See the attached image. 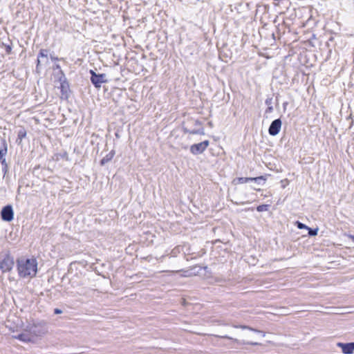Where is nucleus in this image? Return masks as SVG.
I'll return each instance as SVG.
<instances>
[{"mask_svg":"<svg viewBox=\"0 0 354 354\" xmlns=\"http://www.w3.org/2000/svg\"><path fill=\"white\" fill-rule=\"evenodd\" d=\"M17 266L19 277L23 278L34 277L37 272V261L35 259H19Z\"/></svg>","mask_w":354,"mask_h":354,"instance_id":"1","label":"nucleus"},{"mask_svg":"<svg viewBox=\"0 0 354 354\" xmlns=\"http://www.w3.org/2000/svg\"><path fill=\"white\" fill-rule=\"evenodd\" d=\"M24 330L30 334L34 339L35 337H41L47 333L46 323L44 322H35L29 323L25 328Z\"/></svg>","mask_w":354,"mask_h":354,"instance_id":"2","label":"nucleus"},{"mask_svg":"<svg viewBox=\"0 0 354 354\" xmlns=\"http://www.w3.org/2000/svg\"><path fill=\"white\" fill-rule=\"evenodd\" d=\"M58 75V81L60 83L59 88L62 94L61 98L64 100H68L69 97V93L71 91L69 83L62 70H60Z\"/></svg>","mask_w":354,"mask_h":354,"instance_id":"3","label":"nucleus"},{"mask_svg":"<svg viewBox=\"0 0 354 354\" xmlns=\"http://www.w3.org/2000/svg\"><path fill=\"white\" fill-rule=\"evenodd\" d=\"M89 73L91 74L90 80L93 86L97 88H100L102 84L109 82L105 73H96L93 70H90Z\"/></svg>","mask_w":354,"mask_h":354,"instance_id":"4","label":"nucleus"},{"mask_svg":"<svg viewBox=\"0 0 354 354\" xmlns=\"http://www.w3.org/2000/svg\"><path fill=\"white\" fill-rule=\"evenodd\" d=\"M14 266V259L9 254L3 256V259H0V270L3 272H10Z\"/></svg>","mask_w":354,"mask_h":354,"instance_id":"5","label":"nucleus"},{"mask_svg":"<svg viewBox=\"0 0 354 354\" xmlns=\"http://www.w3.org/2000/svg\"><path fill=\"white\" fill-rule=\"evenodd\" d=\"M1 218L5 222H10L14 219V210L11 205H7L1 209Z\"/></svg>","mask_w":354,"mask_h":354,"instance_id":"6","label":"nucleus"},{"mask_svg":"<svg viewBox=\"0 0 354 354\" xmlns=\"http://www.w3.org/2000/svg\"><path fill=\"white\" fill-rule=\"evenodd\" d=\"M209 140H205L199 143L194 144L190 147V152L194 155L203 153L209 146Z\"/></svg>","mask_w":354,"mask_h":354,"instance_id":"7","label":"nucleus"},{"mask_svg":"<svg viewBox=\"0 0 354 354\" xmlns=\"http://www.w3.org/2000/svg\"><path fill=\"white\" fill-rule=\"evenodd\" d=\"M282 125V122L280 118H277L274 120L271 124H270V127L268 128V133L270 136H275L281 131Z\"/></svg>","mask_w":354,"mask_h":354,"instance_id":"8","label":"nucleus"},{"mask_svg":"<svg viewBox=\"0 0 354 354\" xmlns=\"http://www.w3.org/2000/svg\"><path fill=\"white\" fill-rule=\"evenodd\" d=\"M238 183L243 184L249 182H255L256 183L261 185L264 184L266 181V178L263 176H260L258 177H239L236 178Z\"/></svg>","mask_w":354,"mask_h":354,"instance_id":"9","label":"nucleus"},{"mask_svg":"<svg viewBox=\"0 0 354 354\" xmlns=\"http://www.w3.org/2000/svg\"><path fill=\"white\" fill-rule=\"evenodd\" d=\"M337 347L341 348L344 354H352L354 351V342L342 343L338 342Z\"/></svg>","mask_w":354,"mask_h":354,"instance_id":"10","label":"nucleus"},{"mask_svg":"<svg viewBox=\"0 0 354 354\" xmlns=\"http://www.w3.org/2000/svg\"><path fill=\"white\" fill-rule=\"evenodd\" d=\"M15 338L24 342H32L34 341L32 337L30 335V334L28 332H26L24 330V333L18 334L17 336H15Z\"/></svg>","mask_w":354,"mask_h":354,"instance_id":"11","label":"nucleus"},{"mask_svg":"<svg viewBox=\"0 0 354 354\" xmlns=\"http://www.w3.org/2000/svg\"><path fill=\"white\" fill-rule=\"evenodd\" d=\"M26 135H27V131H26V129L24 127H21V128L19 129V130L18 131V133H17V138L16 140V143L19 145H21L22 140L26 137Z\"/></svg>","mask_w":354,"mask_h":354,"instance_id":"12","label":"nucleus"},{"mask_svg":"<svg viewBox=\"0 0 354 354\" xmlns=\"http://www.w3.org/2000/svg\"><path fill=\"white\" fill-rule=\"evenodd\" d=\"M1 48H4L5 52L7 55H10L12 53V41L8 39L7 42L2 41L0 44Z\"/></svg>","mask_w":354,"mask_h":354,"instance_id":"13","label":"nucleus"},{"mask_svg":"<svg viewBox=\"0 0 354 354\" xmlns=\"http://www.w3.org/2000/svg\"><path fill=\"white\" fill-rule=\"evenodd\" d=\"M115 154V150H111L109 153H107L101 160L100 165L103 166L107 162H110Z\"/></svg>","mask_w":354,"mask_h":354,"instance_id":"14","label":"nucleus"},{"mask_svg":"<svg viewBox=\"0 0 354 354\" xmlns=\"http://www.w3.org/2000/svg\"><path fill=\"white\" fill-rule=\"evenodd\" d=\"M8 152V145L5 139H1L0 148V158L6 157Z\"/></svg>","mask_w":354,"mask_h":354,"instance_id":"15","label":"nucleus"},{"mask_svg":"<svg viewBox=\"0 0 354 354\" xmlns=\"http://www.w3.org/2000/svg\"><path fill=\"white\" fill-rule=\"evenodd\" d=\"M183 130L185 133H189V134H203L204 132H203V129H198V130H196V129H192V130H189L186 127H183Z\"/></svg>","mask_w":354,"mask_h":354,"instance_id":"16","label":"nucleus"},{"mask_svg":"<svg viewBox=\"0 0 354 354\" xmlns=\"http://www.w3.org/2000/svg\"><path fill=\"white\" fill-rule=\"evenodd\" d=\"M48 50L42 48L39 50L37 57L38 58H46L48 59Z\"/></svg>","mask_w":354,"mask_h":354,"instance_id":"17","label":"nucleus"},{"mask_svg":"<svg viewBox=\"0 0 354 354\" xmlns=\"http://www.w3.org/2000/svg\"><path fill=\"white\" fill-rule=\"evenodd\" d=\"M270 206V205H267V204L260 205L257 207V210L259 212H266L269 209Z\"/></svg>","mask_w":354,"mask_h":354,"instance_id":"18","label":"nucleus"},{"mask_svg":"<svg viewBox=\"0 0 354 354\" xmlns=\"http://www.w3.org/2000/svg\"><path fill=\"white\" fill-rule=\"evenodd\" d=\"M306 230H308V235L310 236H315L318 233V228H311L310 227H308V228Z\"/></svg>","mask_w":354,"mask_h":354,"instance_id":"19","label":"nucleus"},{"mask_svg":"<svg viewBox=\"0 0 354 354\" xmlns=\"http://www.w3.org/2000/svg\"><path fill=\"white\" fill-rule=\"evenodd\" d=\"M295 225L297 227L298 229L299 230H303V229H307L308 226H307L306 224L297 221L295 222Z\"/></svg>","mask_w":354,"mask_h":354,"instance_id":"20","label":"nucleus"},{"mask_svg":"<svg viewBox=\"0 0 354 354\" xmlns=\"http://www.w3.org/2000/svg\"><path fill=\"white\" fill-rule=\"evenodd\" d=\"M265 104L269 106H272V97H267L266 101H265Z\"/></svg>","mask_w":354,"mask_h":354,"instance_id":"21","label":"nucleus"},{"mask_svg":"<svg viewBox=\"0 0 354 354\" xmlns=\"http://www.w3.org/2000/svg\"><path fill=\"white\" fill-rule=\"evenodd\" d=\"M273 111V106H269L265 111V113H271Z\"/></svg>","mask_w":354,"mask_h":354,"instance_id":"22","label":"nucleus"},{"mask_svg":"<svg viewBox=\"0 0 354 354\" xmlns=\"http://www.w3.org/2000/svg\"><path fill=\"white\" fill-rule=\"evenodd\" d=\"M0 162L2 166L8 165L6 160V157L0 158Z\"/></svg>","mask_w":354,"mask_h":354,"instance_id":"23","label":"nucleus"},{"mask_svg":"<svg viewBox=\"0 0 354 354\" xmlns=\"http://www.w3.org/2000/svg\"><path fill=\"white\" fill-rule=\"evenodd\" d=\"M178 252H179V248L176 247L172 250L171 254L175 257Z\"/></svg>","mask_w":354,"mask_h":354,"instance_id":"24","label":"nucleus"},{"mask_svg":"<svg viewBox=\"0 0 354 354\" xmlns=\"http://www.w3.org/2000/svg\"><path fill=\"white\" fill-rule=\"evenodd\" d=\"M8 170V165L2 166V171L3 173V176H6Z\"/></svg>","mask_w":354,"mask_h":354,"instance_id":"25","label":"nucleus"},{"mask_svg":"<svg viewBox=\"0 0 354 354\" xmlns=\"http://www.w3.org/2000/svg\"><path fill=\"white\" fill-rule=\"evenodd\" d=\"M247 326L245 325H234L233 327L236 328H241V329H247Z\"/></svg>","mask_w":354,"mask_h":354,"instance_id":"26","label":"nucleus"},{"mask_svg":"<svg viewBox=\"0 0 354 354\" xmlns=\"http://www.w3.org/2000/svg\"><path fill=\"white\" fill-rule=\"evenodd\" d=\"M253 332L257 333H261L263 337H265V335H266V333L263 331H261V330L256 329V328H254V330H253Z\"/></svg>","mask_w":354,"mask_h":354,"instance_id":"27","label":"nucleus"},{"mask_svg":"<svg viewBox=\"0 0 354 354\" xmlns=\"http://www.w3.org/2000/svg\"><path fill=\"white\" fill-rule=\"evenodd\" d=\"M184 272V274H183L184 277H189L191 275V272L189 270H185L183 271Z\"/></svg>","mask_w":354,"mask_h":354,"instance_id":"28","label":"nucleus"},{"mask_svg":"<svg viewBox=\"0 0 354 354\" xmlns=\"http://www.w3.org/2000/svg\"><path fill=\"white\" fill-rule=\"evenodd\" d=\"M62 313V310L59 308H55L54 309V313L56 315L61 314Z\"/></svg>","mask_w":354,"mask_h":354,"instance_id":"29","label":"nucleus"},{"mask_svg":"<svg viewBox=\"0 0 354 354\" xmlns=\"http://www.w3.org/2000/svg\"><path fill=\"white\" fill-rule=\"evenodd\" d=\"M40 63H41L40 58L37 57V66H36V69L37 70L39 69V66H40Z\"/></svg>","mask_w":354,"mask_h":354,"instance_id":"30","label":"nucleus"},{"mask_svg":"<svg viewBox=\"0 0 354 354\" xmlns=\"http://www.w3.org/2000/svg\"><path fill=\"white\" fill-rule=\"evenodd\" d=\"M247 344L248 345H251V346H257V345H259V344L257 343V342H248Z\"/></svg>","mask_w":354,"mask_h":354,"instance_id":"31","label":"nucleus"},{"mask_svg":"<svg viewBox=\"0 0 354 354\" xmlns=\"http://www.w3.org/2000/svg\"><path fill=\"white\" fill-rule=\"evenodd\" d=\"M50 59H51V60H53V61H57V60H58V59H58V57H54V56H53V55H50Z\"/></svg>","mask_w":354,"mask_h":354,"instance_id":"32","label":"nucleus"},{"mask_svg":"<svg viewBox=\"0 0 354 354\" xmlns=\"http://www.w3.org/2000/svg\"><path fill=\"white\" fill-rule=\"evenodd\" d=\"M62 158H67L68 153L66 152H64L63 154L61 155Z\"/></svg>","mask_w":354,"mask_h":354,"instance_id":"33","label":"nucleus"},{"mask_svg":"<svg viewBox=\"0 0 354 354\" xmlns=\"http://www.w3.org/2000/svg\"><path fill=\"white\" fill-rule=\"evenodd\" d=\"M288 103L287 102H285L283 103V108L284 110H286V106L288 105Z\"/></svg>","mask_w":354,"mask_h":354,"instance_id":"34","label":"nucleus"},{"mask_svg":"<svg viewBox=\"0 0 354 354\" xmlns=\"http://www.w3.org/2000/svg\"><path fill=\"white\" fill-rule=\"evenodd\" d=\"M247 330H250V331H252V332H253V330H254V328H252V327H251V326H247Z\"/></svg>","mask_w":354,"mask_h":354,"instance_id":"35","label":"nucleus"},{"mask_svg":"<svg viewBox=\"0 0 354 354\" xmlns=\"http://www.w3.org/2000/svg\"><path fill=\"white\" fill-rule=\"evenodd\" d=\"M223 338L227 339H232V338L227 335L223 336Z\"/></svg>","mask_w":354,"mask_h":354,"instance_id":"36","label":"nucleus"},{"mask_svg":"<svg viewBox=\"0 0 354 354\" xmlns=\"http://www.w3.org/2000/svg\"><path fill=\"white\" fill-rule=\"evenodd\" d=\"M60 68H61V67H60V65H59V64H56V65H55V68H57V69H59V71H60V70H61V69H60Z\"/></svg>","mask_w":354,"mask_h":354,"instance_id":"37","label":"nucleus"},{"mask_svg":"<svg viewBox=\"0 0 354 354\" xmlns=\"http://www.w3.org/2000/svg\"><path fill=\"white\" fill-rule=\"evenodd\" d=\"M351 239H352V241L354 242V235H351Z\"/></svg>","mask_w":354,"mask_h":354,"instance_id":"38","label":"nucleus"},{"mask_svg":"<svg viewBox=\"0 0 354 354\" xmlns=\"http://www.w3.org/2000/svg\"><path fill=\"white\" fill-rule=\"evenodd\" d=\"M203 268H204V270H206L207 269V266H205V267H204Z\"/></svg>","mask_w":354,"mask_h":354,"instance_id":"39","label":"nucleus"},{"mask_svg":"<svg viewBox=\"0 0 354 354\" xmlns=\"http://www.w3.org/2000/svg\"><path fill=\"white\" fill-rule=\"evenodd\" d=\"M329 40L332 41L333 40V37H331Z\"/></svg>","mask_w":354,"mask_h":354,"instance_id":"40","label":"nucleus"}]
</instances>
